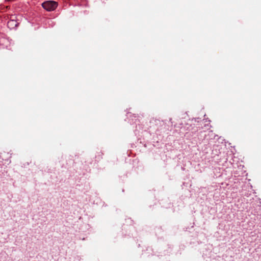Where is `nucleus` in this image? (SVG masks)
Instances as JSON below:
<instances>
[{
    "label": "nucleus",
    "instance_id": "nucleus-1",
    "mask_svg": "<svg viewBox=\"0 0 261 261\" xmlns=\"http://www.w3.org/2000/svg\"><path fill=\"white\" fill-rule=\"evenodd\" d=\"M42 7L48 11L55 10L58 6V3L53 1H47L42 4Z\"/></svg>",
    "mask_w": 261,
    "mask_h": 261
}]
</instances>
